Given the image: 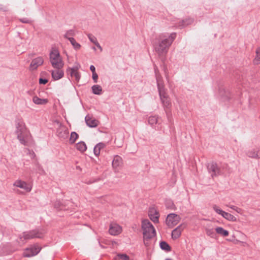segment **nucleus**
<instances>
[{
  "label": "nucleus",
  "mask_w": 260,
  "mask_h": 260,
  "mask_svg": "<svg viewBox=\"0 0 260 260\" xmlns=\"http://www.w3.org/2000/svg\"><path fill=\"white\" fill-rule=\"evenodd\" d=\"M176 37V33H172L168 37L161 35L158 37L156 42L154 43V51L162 60L164 59Z\"/></svg>",
  "instance_id": "nucleus-1"
},
{
  "label": "nucleus",
  "mask_w": 260,
  "mask_h": 260,
  "mask_svg": "<svg viewBox=\"0 0 260 260\" xmlns=\"http://www.w3.org/2000/svg\"><path fill=\"white\" fill-rule=\"evenodd\" d=\"M14 134L21 144L28 146L31 143V134L22 120L15 121Z\"/></svg>",
  "instance_id": "nucleus-2"
},
{
  "label": "nucleus",
  "mask_w": 260,
  "mask_h": 260,
  "mask_svg": "<svg viewBox=\"0 0 260 260\" xmlns=\"http://www.w3.org/2000/svg\"><path fill=\"white\" fill-rule=\"evenodd\" d=\"M50 62L54 68H62L64 62L60 55L59 51L56 48H52L49 54Z\"/></svg>",
  "instance_id": "nucleus-3"
},
{
  "label": "nucleus",
  "mask_w": 260,
  "mask_h": 260,
  "mask_svg": "<svg viewBox=\"0 0 260 260\" xmlns=\"http://www.w3.org/2000/svg\"><path fill=\"white\" fill-rule=\"evenodd\" d=\"M142 228L143 231V238H152L155 236V229L148 219H145L142 221Z\"/></svg>",
  "instance_id": "nucleus-4"
},
{
  "label": "nucleus",
  "mask_w": 260,
  "mask_h": 260,
  "mask_svg": "<svg viewBox=\"0 0 260 260\" xmlns=\"http://www.w3.org/2000/svg\"><path fill=\"white\" fill-rule=\"evenodd\" d=\"M159 94L161 103L166 111L167 116L168 118V120L170 121L171 113L169 110L171 107V103L170 102V98L168 96L165 90L159 92Z\"/></svg>",
  "instance_id": "nucleus-5"
},
{
  "label": "nucleus",
  "mask_w": 260,
  "mask_h": 260,
  "mask_svg": "<svg viewBox=\"0 0 260 260\" xmlns=\"http://www.w3.org/2000/svg\"><path fill=\"white\" fill-rule=\"evenodd\" d=\"M54 124L57 126L56 136L61 140H65L68 138L69 134L68 128L58 120H54Z\"/></svg>",
  "instance_id": "nucleus-6"
},
{
  "label": "nucleus",
  "mask_w": 260,
  "mask_h": 260,
  "mask_svg": "<svg viewBox=\"0 0 260 260\" xmlns=\"http://www.w3.org/2000/svg\"><path fill=\"white\" fill-rule=\"evenodd\" d=\"M207 168L212 178L221 175L223 173L221 168L215 162L208 164Z\"/></svg>",
  "instance_id": "nucleus-7"
},
{
  "label": "nucleus",
  "mask_w": 260,
  "mask_h": 260,
  "mask_svg": "<svg viewBox=\"0 0 260 260\" xmlns=\"http://www.w3.org/2000/svg\"><path fill=\"white\" fill-rule=\"evenodd\" d=\"M180 219L181 218L178 215L175 213H171L167 216L166 222L169 227L173 228L178 224Z\"/></svg>",
  "instance_id": "nucleus-8"
},
{
  "label": "nucleus",
  "mask_w": 260,
  "mask_h": 260,
  "mask_svg": "<svg viewBox=\"0 0 260 260\" xmlns=\"http://www.w3.org/2000/svg\"><path fill=\"white\" fill-rule=\"evenodd\" d=\"M13 185L23 189L24 190L23 192H29L31 189V185L30 184L20 180H16L14 183Z\"/></svg>",
  "instance_id": "nucleus-9"
},
{
  "label": "nucleus",
  "mask_w": 260,
  "mask_h": 260,
  "mask_svg": "<svg viewBox=\"0 0 260 260\" xmlns=\"http://www.w3.org/2000/svg\"><path fill=\"white\" fill-rule=\"evenodd\" d=\"M55 70L51 71V75L52 78L55 80H57L63 77L64 72L62 68H55Z\"/></svg>",
  "instance_id": "nucleus-10"
},
{
  "label": "nucleus",
  "mask_w": 260,
  "mask_h": 260,
  "mask_svg": "<svg viewBox=\"0 0 260 260\" xmlns=\"http://www.w3.org/2000/svg\"><path fill=\"white\" fill-rule=\"evenodd\" d=\"M158 70L155 69L156 79L157 81V85L158 92L165 90L161 76L157 73Z\"/></svg>",
  "instance_id": "nucleus-11"
},
{
  "label": "nucleus",
  "mask_w": 260,
  "mask_h": 260,
  "mask_svg": "<svg viewBox=\"0 0 260 260\" xmlns=\"http://www.w3.org/2000/svg\"><path fill=\"white\" fill-rule=\"evenodd\" d=\"M121 232V228L119 225L116 223L111 224L109 230V232L111 235H117L120 234Z\"/></svg>",
  "instance_id": "nucleus-12"
},
{
  "label": "nucleus",
  "mask_w": 260,
  "mask_h": 260,
  "mask_svg": "<svg viewBox=\"0 0 260 260\" xmlns=\"http://www.w3.org/2000/svg\"><path fill=\"white\" fill-rule=\"evenodd\" d=\"M112 165L115 170L118 169L122 165V158L118 155H115Z\"/></svg>",
  "instance_id": "nucleus-13"
},
{
  "label": "nucleus",
  "mask_w": 260,
  "mask_h": 260,
  "mask_svg": "<svg viewBox=\"0 0 260 260\" xmlns=\"http://www.w3.org/2000/svg\"><path fill=\"white\" fill-rule=\"evenodd\" d=\"M85 120L87 125L90 127H94L98 125V121L91 117L89 115L85 117Z\"/></svg>",
  "instance_id": "nucleus-14"
},
{
  "label": "nucleus",
  "mask_w": 260,
  "mask_h": 260,
  "mask_svg": "<svg viewBox=\"0 0 260 260\" xmlns=\"http://www.w3.org/2000/svg\"><path fill=\"white\" fill-rule=\"evenodd\" d=\"M219 94L223 100H228L230 96V92L228 90H226L223 86L219 87Z\"/></svg>",
  "instance_id": "nucleus-15"
},
{
  "label": "nucleus",
  "mask_w": 260,
  "mask_h": 260,
  "mask_svg": "<svg viewBox=\"0 0 260 260\" xmlns=\"http://www.w3.org/2000/svg\"><path fill=\"white\" fill-rule=\"evenodd\" d=\"M183 228L182 227V225H180L173 230L172 232V238L173 239H176L178 238L181 235V232Z\"/></svg>",
  "instance_id": "nucleus-16"
},
{
  "label": "nucleus",
  "mask_w": 260,
  "mask_h": 260,
  "mask_svg": "<svg viewBox=\"0 0 260 260\" xmlns=\"http://www.w3.org/2000/svg\"><path fill=\"white\" fill-rule=\"evenodd\" d=\"M44 59L42 57L39 56L34 58V70L37 69L39 66L43 64Z\"/></svg>",
  "instance_id": "nucleus-17"
},
{
  "label": "nucleus",
  "mask_w": 260,
  "mask_h": 260,
  "mask_svg": "<svg viewBox=\"0 0 260 260\" xmlns=\"http://www.w3.org/2000/svg\"><path fill=\"white\" fill-rule=\"evenodd\" d=\"M31 237V234L30 233L25 232L22 236H20L19 240L18 242L19 244H23L25 240L30 239Z\"/></svg>",
  "instance_id": "nucleus-18"
},
{
  "label": "nucleus",
  "mask_w": 260,
  "mask_h": 260,
  "mask_svg": "<svg viewBox=\"0 0 260 260\" xmlns=\"http://www.w3.org/2000/svg\"><path fill=\"white\" fill-rule=\"evenodd\" d=\"M258 152L259 150H257V149H252L248 150L246 152V155L249 157L252 158H257Z\"/></svg>",
  "instance_id": "nucleus-19"
},
{
  "label": "nucleus",
  "mask_w": 260,
  "mask_h": 260,
  "mask_svg": "<svg viewBox=\"0 0 260 260\" xmlns=\"http://www.w3.org/2000/svg\"><path fill=\"white\" fill-rule=\"evenodd\" d=\"M153 210L149 211V216L153 222L157 223L158 222V213L156 211H154V213H153Z\"/></svg>",
  "instance_id": "nucleus-20"
},
{
  "label": "nucleus",
  "mask_w": 260,
  "mask_h": 260,
  "mask_svg": "<svg viewBox=\"0 0 260 260\" xmlns=\"http://www.w3.org/2000/svg\"><path fill=\"white\" fill-rule=\"evenodd\" d=\"M106 146L105 144L103 143H99L94 147L93 151L96 156H98L100 154V151L102 149H103Z\"/></svg>",
  "instance_id": "nucleus-21"
},
{
  "label": "nucleus",
  "mask_w": 260,
  "mask_h": 260,
  "mask_svg": "<svg viewBox=\"0 0 260 260\" xmlns=\"http://www.w3.org/2000/svg\"><path fill=\"white\" fill-rule=\"evenodd\" d=\"M45 234V230L43 229H36L34 230V238H42Z\"/></svg>",
  "instance_id": "nucleus-22"
},
{
  "label": "nucleus",
  "mask_w": 260,
  "mask_h": 260,
  "mask_svg": "<svg viewBox=\"0 0 260 260\" xmlns=\"http://www.w3.org/2000/svg\"><path fill=\"white\" fill-rule=\"evenodd\" d=\"M87 36L89 40L92 43L96 45V46L100 49L101 51H102V48L101 47V45L98 42L96 38L92 34H88Z\"/></svg>",
  "instance_id": "nucleus-23"
},
{
  "label": "nucleus",
  "mask_w": 260,
  "mask_h": 260,
  "mask_svg": "<svg viewBox=\"0 0 260 260\" xmlns=\"http://www.w3.org/2000/svg\"><path fill=\"white\" fill-rule=\"evenodd\" d=\"M215 231L217 234L224 237H226L229 235V232L221 227L216 228L215 229Z\"/></svg>",
  "instance_id": "nucleus-24"
},
{
  "label": "nucleus",
  "mask_w": 260,
  "mask_h": 260,
  "mask_svg": "<svg viewBox=\"0 0 260 260\" xmlns=\"http://www.w3.org/2000/svg\"><path fill=\"white\" fill-rule=\"evenodd\" d=\"M160 248L166 251L169 252L171 250L170 246L165 241H162L159 243Z\"/></svg>",
  "instance_id": "nucleus-25"
},
{
  "label": "nucleus",
  "mask_w": 260,
  "mask_h": 260,
  "mask_svg": "<svg viewBox=\"0 0 260 260\" xmlns=\"http://www.w3.org/2000/svg\"><path fill=\"white\" fill-rule=\"evenodd\" d=\"M76 148L77 150L83 152L86 150L87 147L84 142H80L76 144Z\"/></svg>",
  "instance_id": "nucleus-26"
},
{
  "label": "nucleus",
  "mask_w": 260,
  "mask_h": 260,
  "mask_svg": "<svg viewBox=\"0 0 260 260\" xmlns=\"http://www.w3.org/2000/svg\"><path fill=\"white\" fill-rule=\"evenodd\" d=\"M92 92L95 94L100 95L102 93V88L99 85H94L91 87Z\"/></svg>",
  "instance_id": "nucleus-27"
},
{
  "label": "nucleus",
  "mask_w": 260,
  "mask_h": 260,
  "mask_svg": "<svg viewBox=\"0 0 260 260\" xmlns=\"http://www.w3.org/2000/svg\"><path fill=\"white\" fill-rule=\"evenodd\" d=\"M222 217L231 221H236L237 220V218L234 215L225 211L222 215Z\"/></svg>",
  "instance_id": "nucleus-28"
},
{
  "label": "nucleus",
  "mask_w": 260,
  "mask_h": 260,
  "mask_svg": "<svg viewBox=\"0 0 260 260\" xmlns=\"http://www.w3.org/2000/svg\"><path fill=\"white\" fill-rule=\"evenodd\" d=\"M47 99H41L37 96H34V103L38 105H45L47 103Z\"/></svg>",
  "instance_id": "nucleus-29"
},
{
  "label": "nucleus",
  "mask_w": 260,
  "mask_h": 260,
  "mask_svg": "<svg viewBox=\"0 0 260 260\" xmlns=\"http://www.w3.org/2000/svg\"><path fill=\"white\" fill-rule=\"evenodd\" d=\"M254 64H260V47L257 48L256 50V56L253 60Z\"/></svg>",
  "instance_id": "nucleus-30"
},
{
  "label": "nucleus",
  "mask_w": 260,
  "mask_h": 260,
  "mask_svg": "<svg viewBox=\"0 0 260 260\" xmlns=\"http://www.w3.org/2000/svg\"><path fill=\"white\" fill-rule=\"evenodd\" d=\"M69 40L70 41V43H71V44L72 45V46H73L75 50H77L80 49V48H81L80 44L77 43L74 38H69Z\"/></svg>",
  "instance_id": "nucleus-31"
},
{
  "label": "nucleus",
  "mask_w": 260,
  "mask_h": 260,
  "mask_svg": "<svg viewBox=\"0 0 260 260\" xmlns=\"http://www.w3.org/2000/svg\"><path fill=\"white\" fill-rule=\"evenodd\" d=\"M158 117L157 116H151L148 118V123L152 126L156 124L158 122Z\"/></svg>",
  "instance_id": "nucleus-32"
},
{
  "label": "nucleus",
  "mask_w": 260,
  "mask_h": 260,
  "mask_svg": "<svg viewBox=\"0 0 260 260\" xmlns=\"http://www.w3.org/2000/svg\"><path fill=\"white\" fill-rule=\"evenodd\" d=\"M115 260H129V257L125 254H118L115 257Z\"/></svg>",
  "instance_id": "nucleus-33"
},
{
  "label": "nucleus",
  "mask_w": 260,
  "mask_h": 260,
  "mask_svg": "<svg viewBox=\"0 0 260 260\" xmlns=\"http://www.w3.org/2000/svg\"><path fill=\"white\" fill-rule=\"evenodd\" d=\"M71 75L72 77H74L75 79L77 81L79 80L80 78V76L77 71V69L75 68H73L71 69Z\"/></svg>",
  "instance_id": "nucleus-34"
},
{
  "label": "nucleus",
  "mask_w": 260,
  "mask_h": 260,
  "mask_svg": "<svg viewBox=\"0 0 260 260\" xmlns=\"http://www.w3.org/2000/svg\"><path fill=\"white\" fill-rule=\"evenodd\" d=\"M78 138V135L75 132H72L70 136V141L71 144L75 142Z\"/></svg>",
  "instance_id": "nucleus-35"
},
{
  "label": "nucleus",
  "mask_w": 260,
  "mask_h": 260,
  "mask_svg": "<svg viewBox=\"0 0 260 260\" xmlns=\"http://www.w3.org/2000/svg\"><path fill=\"white\" fill-rule=\"evenodd\" d=\"M23 256L25 257L32 256V248L31 247L26 248L23 252Z\"/></svg>",
  "instance_id": "nucleus-36"
},
{
  "label": "nucleus",
  "mask_w": 260,
  "mask_h": 260,
  "mask_svg": "<svg viewBox=\"0 0 260 260\" xmlns=\"http://www.w3.org/2000/svg\"><path fill=\"white\" fill-rule=\"evenodd\" d=\"M206 234L212 238H215L216 233L213 229H207L206 230Z\"/></svg>",
  "instance_id": "nucleus-37"
},
{
  "label": "nucleus",
  "mask_w": 260,
  "mask_h": 260,
  "mask_svg": "<svg viewBox=\"0 0 260 260\" xmlns=\"http://www.w3.org/2000/svg\"><path fill=\"white\" fill-rule=\"evenodd\" d=\"M75 35V33L73 30L70 29L68 30L66 33L64 35V38L69 40V38H73L72 36Z\"/></svg>",
  "instance_id": "nucleus-38"
},
{
  "label": "nucleus",
  "mask_w": 260,
  "mask_h": 260,
  "mask_svg": "<svg viewBox=\"0 0 260 260\" xmlns=\"http://www.w3.org/2000/svg\"><path fill=\"white\" fill-rule=\"evenodd\" d=\"M42 247L38 244H34V256L39 253Z\"/></svg>",
  "instance_id": "nucleus-39"
},
{
  "label": "nucleus",
  "mask_w": 260,
  "mask_h": 260,
  "mask_svg": "<svg viewBox=\"0 0 260 260\" xmlns=\"http://www.w3.org/2000/svg\"><path fill=\"white\" fill-rule=\"evenodd\" d=\"M213 209L217 214L222 216V215L224 211H222L221 209H220L217 206L215 205H213Z\"/></svg>",
  "instance_id": "nucleus-40"
},
{
  "label": "nucleus",
  "mask_w": 260,
  "mask_h": 260,
  "mask_svg": "<svg viewBox=\"0 0 260 260\" xmlns=\"http://www.w3.org/2000/svg\"><path fill=\"white\" fill-rule=\"evenodd\" d=\"M185 22H186V23L180 24V25L181 27H184V26H186L188 25L191 24L193 22V20L192 18H187V19H185Z\"/></svg>",
  "instance_id": "nucleus-41"
},
{
  "label": "nucleus",
  "mask_w": 260,
  "mask_h": 260,
  "mask_svg": "<svg viewBox=\"0 0 260 260\" xmlns=\"http://www.w3.org/2000/svg\"><path fill=\"white\" fill-rule=\"evenodd\" d=\"M48 79L46 78L41 77L39 79V83L40 84H45L48 82Z\"/></svg>",
  "instance_id": "nucleus-42"
},
{
  "label": "nucleus",
  "mask_w": 260,
  "mask_h": 260,
  "mask_svg": "<svg viewBox=\"0 0 260 260\" xmlns=\"http://www.w3.org/2000/svg\"><path fill=\"white\" fill-rule=\"evenodd\" d=\"M92 79L93 80L94 82V83H97L98 79V75L96 73V72L94 73H92Z\"/></svg>",
  "instance_id": "nucleus-43"
},
{
  "label": "nucleus",
  "mask_w": 260,
  "mask_h": 260,
  "mask_svg": "<svg viewBox=\"0 0 260 260\" xmlns=\"http://www.w3.org/2000/svg\"><path fill=\"white\" fill-rule=\"evenodd\" d=\"M20 21L21 22L24 23H29L31 21L30 20H29L27 18H21V19H20Z\"/></svg>",
  "instance_id": "nucleus-44"
},
{
  "label": "nucleus",
  "mask_w": 260,
  "mask_h": 260,
  "mask_svg": "<svg viewBox=\"0 0 260 260\" xmlns=\"http://www.w3.org/2000/svg\"><path fill=\"white\" fill-rule=\"evenodd\" d=\"M143 240H144V243L145 244V246H148L149 245V240L151 239V238H143Z\"/></svg>",
  "instance_id": "nucleus-45"
},
{
  "label": "nucleus",
  "mask_w": 260,
  "mask_h": 260,
  "mask_svg": "<svg viewBox=\"0 0 260 260\" xmlns=\"http://www.w3.org/2000/svg\"><path fill=\"white\" fill-rule=\"evenodd\" d=\"M0 10L3 11H7L8 10L7 7L4 6L3 5L0 6Z\"/></svg>",
  "instance_id": "nucleus-46"
},
{
  "label": "nucleus",
  "mask_w": 260,
  "mask_h": 260,
  "mask_svg": "<svg viewBox=\"0 0 260 260\" xmlns=\"http://www.w3.org/2000/svg\"><path fill=\"white\" fill-rule=\"evenodd\" d=\"M90 70L92 72V73H95V68L94 66L91 65L90 67Z\"/></svg>",
  "instance_id": "nucleus-47"
},
{
  "label": "nucleus",
  "mask_w": 260,
  "mask_h": 260,
  "mask_svg": "<svg viewBox=\"0 0 260 260\" xmlns=\"http://www.w3.org/2000/svg\"><path fill=\"white\" fill-rule=\"evenodd\" d=\"M226 206L234 210H235L237 207V206H235L234 205H226Z\"/></svg>",
  "instance_id": "nucleus-48"
},
{
  "label": "nucleus",
  "mask_w": 260,
  "mask_h": 260,
  "mask_svg": "<svg viewBox=\"0 0 260 260\" xmlns=\"http://www.w3.org/2000/svg\"><path fill=\"white\" fill-rule=\"evenodd\" d=\"M235 211L239 214H242V210L241 208L237 207V208L235 210Z\"/></svg>",
  "instance_id": "nucleus-49"
},
{
  "label": "nucleus",
  "mask_w": 260,
  "mask_h": 260,
  "mask_svg": "<svg viewBox=\"0 0 260 260\" xmlns=\"http://www.w3.org/2000/svg\"><path fill=\"white\" fill-rule=\"evenodd\" d=\"M38 172L40 173V174H43L44 173V170L42 169V168L40 167V166H38Z\"/></svg>",
  "instance_id": "nucleus-50"
},
{
  "label": "nucleus",
  "mask_w": 260,
  "mask_h": 260,
  "mask_svg": "<svg viewBox=\"0 0 260 260\" xmlns=\"http://www.w3.org/2000/svg\"><path fill=\"white\" fill-rule=\"evenodd\" d=\"M48 75L47 73L46 72H42L41 73V76L43 78V77L45 76L46 75Z\"/></svg>",
  "instance_id": "nucleus-51"
},
{
  "label": "nucleus",
  "mask_w": 260,
  "mask_h": 260,
  "mask_svg": "<svg viewBox=\"0 0 260 260\" xmlns=\"http://www.w3.org/2000/svg\"><path fill=\"white\" fill-rule=\"evenodd\" d=\"M185 23H186V22H185V19H184V20H182L181 21H180V22L179 23L178 26H179L181 27V26L180 25V24H185Z\"/></svg>",
  "instance_id": "nucleus-52"
},
{
  "label": "nucleus",
  "mask_w": 260,
  "mask_h": 260,
  "mask_svg": "<svg viewBox=\"0 0 260 260\" xmlns=\"http://www.w3.org/2000/svg\"><path fill=\"white\" fill-rule=\"evenodd\" d=\"M257 150H259V152H258L257 158H260V149H257Z\"/></svg>",
  "instance_id": "nucleus-53"
},
{
  "label": "nucleus",
  "mask_w": 260,
  "mask_h": 260,
  "mask_svg": "<svg viewBox=\"0 0 260 260\" xmlns=\"http://www.w3.org/2000/svg\"><path fill=\"white\" fill-rule=\"evenodd\" d=\"M169 204H170V205H170V206H169V207H170V208H172V206H173V204L171 202H169Z\"/></svg>",
  "instance_id": "nucleus-54"
},
{
  "label": "nucleus",
  "mask_w": 260,
  "mask_h": 260,
  "mask_svg": "<svg viewBox=\"0 0 260 260\" xmlns=\"http://www.w3.org/2000/svg\"><path fill=\"white\" fill-rule=\"evenodd\" d=\"M32 66V61L30 63V67Z\"/></svg>",
  "instance_id": "nucleus-55"
},
{
  "label": "nucleus",
  "mask_w": 260,
  "mask_h": 260,
  "mask_svg": "<svg viewBox=\"0 0 260 260\" xmlns=\"http://www.w3.org/2000/svg\"><path fill=\"white\" fill-rule=\"evenodd\" d=\"M27 151H28V152H27V153H29V154H30V151H29V150H27Z\"/></svg>",
  "instance_id": "nucleus-56"
},
{
  "label": "nucleus",
  "mask_w": 260,
  "mask_h": 260,
  "mask_svg": "<svg viewBox=\"0 0 260 260\" xmlns=\"http://www.w3.org/2000/svg\"><path fill=\"white\" fill-rule=\"evenodd\" d=\"M166 260H172V259H171V258H168L166 259Z\"/></svg>",
  "instance_id": "nucleus-57"
},
{
  "label": "nucleus",
  "mask_w": 260,
  "mask_h": 260,
  "mask_svg": "<svg viewBox=\"0 0 260 260\" xmlns=\"http://www.w3.org/2000/svg\"><path fill=\"white\" fill-rule=\"evenodd\" d=\"M93 49L95 50V48L94 47H93Z\"/></svg>",
  "instance_id": "nucleus-58"
}]
</instances>
